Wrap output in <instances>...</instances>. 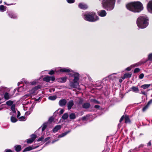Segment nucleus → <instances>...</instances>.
Instances as JSON below:
<instances>
[{
  "label": "nucleus",
  "instance_id": "1",
  "mask_svg": "<svg viewBox=\"0 0 152 152\" xmlns=\"http://www.w3.org/2000/svg\"><path fill=\"white\" fill-rule=\"evenodd\" d=\"M127 8L134 12H139L143 9L142 4L139 1H134L128 3L126 5Z\"/></svg>",
  "mask_w": 152,
  "mask_h": 152
},
{
  "label": "nucleus",
  "instance_id": "2",
  "mask_svg": "<svg viewBox=\"0 0 152 152\" xmlns=\"http://www.w3.org/2000/svg\"><path fill=\"white\" fill-rule=\"evenodd\" d=\"M115 0H102V6L107 10L110 11L114 8Z\"/></svg>",
  "mask_w": 152,
  "mask_h": 152
},
{
  "label": "nucleus",
  "instance_id": "3",
  "mask_svg": "<svg viewBox=\"0 0 152 152\" xmlns=\"http://www.w3.org/2000/svg\"><path fill=\"white\" fill-rule=\"evenodd\" d=\"M83 18L89 22H95L99 19L98 17L94 12H86L82 14Z\"/></svg>",
  "mask_w": 152,
  "mask_h": 152
},
{
  "label": "nucleus",
  "instance_id": "4",
  "mask_svg": "<svg viewBox=\"0 0 152 152\" xmlns=\"http://www.w3.org/2000/svg\"><path fill=\"white\" fill-rule=\"evenodd\" d=\"M148 19L145 16H140L137 20V26L140 28H145L148 25Z\"/></svg>",
  "mask_w": 152,
  "mask_h": 152
},
{
  "label": "nucleus",
  "instance_id": "5",
  "mask_svg": "<svg viewBox=\"0 0 152 152\" xmlns=\"http://www.w3.org/2000/svg\"><path fill=\"white\" fill-rule=\"evenodd\" d=\"M69 75L74 77L73 81L70 83L69 85L70 87L72 88H76L78 86L79 83L78 81L79 79V74L77 72H72Z\"/></svg>",
  "mask_w": 152,
  "mask_h": 152
},
{
  "label": "nucleus",
  "instance_id": "6",
  "mask_svg": "<svg viewBox=\"0 0 152 152\" xmlns=\"http://www.w3.org/2000/svg\"><path fill=\"white\" fill-rule=\"evenodd\" d=\"M55 72H56V70L55 71L53 70H50L49 72V74L50 75H52L54 74ZM60 72L61 73L69 72H72V71L71 69L68 68H60L58 71H56L57 72Z\"/></svg>",
  "mask_w": 152,
  "mask_h": 152
},
{
  "label": "nucleus",
  "instance_id": "7",
  "mask_svg": "<svg viewBox=\"0 0 152 152\" xmlns=\"http://www.w3.org/2000/svg\"><path fill=\"white\" fill-rule=\"evenodd\" d=\"M39 88L40 87L39 86H37L35 87L32 88L31 90L29 91V94H27L25 96H29L30 95H34L35 94V91Z\"/></svg>",
  "mask_w": 152,
  "mask_h": 152
},
{
  "label": "nucleus",
  "instance_id": "8",
  "mask_svg": "<svg viewBox=\"0 0 152 152\" xmlns=\"http://www.w3.org/2000/svg\"><path fill=\"white\" fill-rule=\"evenodd\" d=\"M55 79V78L54 76H48L45 77L43 78V80L47 82H49L50 80L53 81Z\"/></svg>",
  "mask_w": 152,
  "mask_h": 152
},
{
  "label": "nucleus",
  "instance_id": "9",
  "mask_svg": "<svg viewBox=\"0 0 152 152\" xmlns=\"http://www.w3.org/2000/svg\"><path fill=\"white\" fill-rule=\"evenodd\" d=\"M147 8L148 12L152 13V0L148 2L147 4Z\"/></svg>",
  "mask_w": 152,
  "mask_h": 152
},
{
  "label": "nucleus",
  "instance_id": "10",
  "mask_svg": "<svg viewBox=\"0 0 152 152\" xmlns=\"http://www.w3.org/2000/svg\"><path fill=\"white\" fill-rule=\"evenodd\" d=\"M99 15L101 17H104L107 15V12L104 10H102L98 12Z\"/></svg>",
  "mask_w": 152,
  "mask_h": 152
},
{
  "label": "nucleus",
  "instance_id": "11",
  "mask_svg": "<svg viewBox=\"0 0 152 152\" xmlns=\"http://www.w3.org/2000/svg\"><path fill=\"white\" fill-rule=\"evenodd\" d=\"M62 126L60 125H57L53 129V132L55 133L61 128Z\"/></svg>",
  "mask_w": 152,
  "mask_h": 152
},
{
  "label": "nucleus",
  "instance_id": "12",
  "mask_svg": "<svg viewBox=\"0 0 152 152\" xmlns=\"http://www.w3.org/2000/svg\"><path fill=\"white\" fill-rule=\"evenodd\" d=\"M38 147H39V146L38 145L36 146L35 147H33L31 146H29L25 148L22 152H25L27 151H29L33 149L37 148Z\"/></svg>",
  "mask_w": 152,
  "mask_h": 152
},
{
  "label": "nucleus",
  "instance_id": "13",
  "mask_svg": "<svg viewBox=\"0 0 152 152\" xmlns=\"http://www.w3.org/2000/svg\"><path fill=\"white\" fill-rule=\"evenodd\" d=\"M129 91H132L135 93H138L139 92V90L137 87L133 86L130 88Z\"/></svg>",
  "mask_w": 152,
  "mask_h": 152
},
{
  "label": "nucleus",
  "instance_id": "14",
  "mask_svg": "<svg viewBox=\"0 0 152 152\" xmlns=\"http://www.w3.org/2000/svg\"><path fill=\"white\" fill-rule=\"evenodd\" d=\"M78 7L80 8L83 9H86L88 7L86 4L83 3H80L78 5Z\"/></svg>",
  "mask_w": 152,
  "mask_h": 152
},
{
  "label": "nucleus",
  "instance_id": "15",
  "mask_svg": "<svg viewBox=\"0 0 152 152\" xmlns=\"http://www.w3.org/2000/svg\"><path fill=\"white\" fill-rule=\"evenodd\" d=\"M66 77H64L58 79L57 80L59 82L63 83L66 82Z\"/></svg>",
  "mask_w": 152,
  "mask_h": 152
},
{
  "label": "nucleus",
  "instance_id": "16",
  "mask_svg": "<svg viewBox=\"0 0 152 152\" xmlns=\"http://www.w3.org/2000/svg\"><path fill=\"white\" fill-rule=\"evenodd\" d=\"M67 102V100L65 99H61L59 102V104H66Z\"/></svg>",
  "mask_w": 152,
  "mask_h": 152
},
{
  "label": "nucleus",
  "instance_id": "17",
  "mask_svg": "<svg viewBox=\"0 0 152 152\" xmlns=\"http://www.w3.org/2000/svg\"><path fill=\"white\" fill-rule=\"evenodd\" d=\"M124 120L125 123H130L131 122L129 116L127 115H126L125 116Z\"/></svg>",
  "mask_w": 152,
  "mask_h": 152
},
{
  "label": "nucleus",
  "instance_id": "18",
  "mask_svg": "<svg viewBox=\"0 0 152 152\" xmlns=\"http://www.w3.org/2000/svg\"><path fill=\"white\" fill-rule=\"evenodd\" d=\"M15 151L17 152H19L21 149V146L20 145H15L14 147Z\"/></svg>",
  "mask_w": 152,
  "mask_h": 152
},
{
  "label": "nucleus",
  "instance_id": "19",
  "mask_svg": "<svg viewBox=\"0 0 152 152\" xmlns=\"http://www.w3.org/2000/svg\"><path fill=\"white\" fill-rule=\"evenodd\" d=\"M4 97L5 99L8 100L10 98L11 96L8 93L6 92L4 94Z\"/></svg>",
  "mask_w": 152,
  "mask_h": 152
},
{
  "label": "nucleus",
  "instance_id": "20",
  "mask_svg": "<svg viewBox=\"0 0 152 152\" xmlns=\"http://www.w3.org/2000/svg\"><path fill=\"white\" fill-rule=\"evenodd\" d=\"M70 131H68L66 132H64L61 134H59L58 136V138H61L63 137L66 135Z\"/></svg>",
  "mask_w": 152,
  "mask_h": 152
},
{
  "label": "nucleus",
  "instance_id": "21",
  "mask_svg": "<svg viewBox=\"0 0 152 152\" xmlns=\"http://www.w3.org/2000/svg\"><path fill=\"white\" fill-rule=\"evenodd\" d=\"M69 118L71 120L74 119L76 118V116L75 113H72L69 115Z\"/></svg>",
  "mask_w": 152,
  "mask_h": 152
},
{
  "label": "nucleus",
  "instance_id": "22",
  "mask_svg": "<svg viewBox=\"0 0 152 152\" xmlns=\"http://www.w3.org/2000/svg\"><path fill=\"white\" fill-rule=\"evenodd\" d=\"M132 74L127 73L125 74L123 76V77H122V78L123 79H124L125 78L130 77H131Z\"/></svg>",
  "mask_w": 152,
  "mask_h": 152
},
{
  "label": "nucleus",
  "instance_id": "23",
  "mask_svg": "<svg viewBox=\"0 0 152 152\" xmlns=\"http://www.w3.org/2000/svg\"><path fill=\"white\" fill-rule=\"evenodd\" d=\"M48 126V123H45L42 124V132H43L44 131Z\"/></svg>",
  "mask_w": 152,
  "mask_h": 152
},
{
  "label": "nucleus",
  "instance_id": "24",
  "mask_svg": "<svg viewBox=\"0 0 152 152\" xmlns=\"http://www.w3.org/2000/svg\"><path fill=\"white\" fill-rule=\"evenodd\" d=\"M139 66L138 64H134L132 65L130 67H127L126 69V70L127 71H130L131 69V67H134L135 66Z\"/></svg>",
  "mask_w": 152,
  "mask_h": 152
},
{
  "label": "nucleus",
  "instance_id": "25",
  "mask_svg": "<svg viewBox=\"0 0 152 152\" xmlns=\"http://www.w3.org/2000/svg\"><path fill=\"white\" fill-rule=\"evenodd\" d=\"M151 85L150 84H144L141 86V87L144 89H145L149 88Z\"/></svg>",
  "mask_w": 152,
  "mask_h": 152
},
{
  "label": "nucleus",
  "instance_id": "26",
  "mask_svg": "<svg viewBox=\"0 0 152 152\" xmlns=\"http://www.w3.org/2000/svg\"><path fill=\"white\" fill-rule=\"evenodd\" d=\"M9 16L11 18L13 19H15L17 17V15L13 13L9 14Z\"/></svg>",
  "mask_w": 152,
  "mask_h": 152
},
{
  "label": "nucleus",
  "instance_id": "27",
  "mask_svg": "<svg viewBox=\"0 0 152 152\" xmlns=\"http://www.w3.org/2000/svg\"><path fill=\"white\" fill-rule=\"evenodd\" d=\"M6 7L4 5H1L0 6V11L1 12H3L6 10Z\"/></svg>",
  "mask_w": 152,
  "mask_h": 152
},
{
  "label": "nucleus",
  "instance_id": "28",
  "mask_svg": "<svg viewBox=\"0 0 152 152\" xmlns=\"http://www.w3.org/2000/svg\"><path fill=\"white\" fill-rule=\"evenodd\" d=\"M69 116V115L67 113H64L62 116V118L63 120H65L67 119Z\"/></svg>",
  "mask_w": 152,
  "mask_h": 152
},
{
  "label": "nucleus",
  "instance_id": "29",
  "mask_svg": "<svg viewBox=\"0 0 152 152\" xmlns=\"http://www.w3.org/2000/svg\"><path fill=\"white\" fill-rule=\"evenodd\" d=\"M89 117V116L88 115H87L86 116L83 117L81 118V120L83 121H86L88 120Z\"/></svg>",
  "mask_w": 152,
  "mask_h": 152
},
{
  "label": "nucleus",
  "instance_id": "30",
  "mask_svg": "<svg viewBox=\"0 0 152 152\" xmlns=\"http://www.w3.org/2000/svg\"><path fill=\"white\" fill-rule=\"evenodd\" d=\"M57 98V96L56 95L51 96L49 97V99L51 100H54Z\"/></svg>",
  "mask_w": 152,
  "mask_h": 152
},
{
  "label": "nucleus",
  "instance_id": "31",
  "mask_svg": "<svg viewBox=\"0 0 152 152\" xmlns=\"http://www.w3.org/2000/svg\"><path fill=\"white\" fill-rule=\"evenodd\" d=\"M150 105H145L142 109V111L143 112H145L146 111L149 107Z\"/></svg>",
  "mask_w": 152,
  "mask_h": 152
},
{
  "label": "nucleus",
  "instance_id": "32",
  "mask_svg": "<svg viewBox=\"0 0 152 152\" xmlns=\"http://www.w3.org/2000/svg\"><path fill=\"white\" fill-rule=\"evenodd\" d=\"M90 101L91 102L94 103H95V104H100V103L99 102L96 100H95V99H90Z\"/></svg>",
  "mask_w": 152,
  "mask_h": 152
},
{
  "label": "nucleus",
  "instance_id": "33",
  "mask_svg": "<svg viewBox=\"0 0 152 152\" xmlns=\"http://www.w3.org/2000/svg\"><path fill=\"white\" fill-rule=\"evenodd\" d=\"M11 121L12 122L15 123L18 121V120L15 117L12 116L11 118Z\"/></svg>",
  "mask_w": 152,
  "mask_h": 152
},
{
  "label": "nucleus",
  "instance_id": "34",
  "mask_svg": "<svg viewBox=\"0 0 152 152\" xmlns=\"http://www.w3.org/2000/svg\"><path fill=\"white\" fill-rule=\"evenodd\" d=\"M82 106L83 108L87 109L92 107L93 105H82Z\"/></svg>",
  "mask_w": 152,
  "mask_h": 152
},
{
  "label": "nucleus",
  "instance_id": "35",
  "mask_svg": "<svg viewBox=\"0 0 152 152\" xmlns=\"http://www.w3.org/2000/svg\"><path fill=\"white\" fill-rule=\"evenodd\" d=\"M31 139L33 141H34L36 138L37 137V135L34 134H32L31 135Z\"/></svg>",
  "mask_w": 152,
  "mask_h": 152
},
{
  "label": "nucleus",
  "instance_id": "36",
  "mask_svg": "<svg viewBox=\"0 0 152 152\" xmlns=\"http://www.w3.org/2000/svg\"><path fill=\"white\" fill-rule=\"evenodd\" d=\"M11 109L12 112L14 113H16V110H15V105H11Z\"/></svg>",
  "mask_w": 152,
  "mask_h": 152
},
{
  "label": "nucleus",
  "instance_id": "37",
  "mask_svg": "<svg viewBox=\"0 0 152 152\" xmlns=\"http://www.w3.org/2000/svg\"><path fill=\"white\" fill-rule=\"evenodd\" d=\"M148 60L152 61V53L148 55Z\"/></svg>",
  "mask_w": 152,
  "mask_h": 152
},
{
  "label": "nucleus",
  "instance_id": "38",
  "mask_svg": "<svg viewBox=\"0 0 152 152\" xmlns=\"http://www.w3.org/2000/svg\"><path fill=\"white\" fill-rule=\"evenodd\" d=\"M19 119L20 121H23L25 119L26 117L24 116H21L18 118Z\"/></svg>",
  "mask_w": 152,
  "mask_h": 152
},
{
  "label": "nucleus",
  "instance_id": "39",
  "mask_svg": "<svg viewBox=\"0 0 152 152\" xmlns=\"http://www.w3.org/2000/svg\"><path fill=\"white\" fill-rule=\"evenodd\" d=\"M13 101L11 100H9L6 102V104H13Z\"/></svg>",
  "mask_w": 152,
  "mask_h": 152
},
{
  "label": "nucleus",
  "instance_id": "40",
  "mask_svg": "<svg viewBox=\"0 0 152 152\" xmlns=\"http://www.w3.org/2000/svg\"><path fill=\"white\" fill-rule=\"evenodd\" d=\"M78 101V103L79 104H81L83 102V99L81 98H78L77 99Z\"/></svg>",
  "mask_w": 152,
  "mask_h": 152
},
{
  "label": "nucleus",
  "instance_id": "41",
  "mask_svg": "<svg viewBox=\"0 0 152 152\" xmlns=\"http://www.w3.org/2000/svg\"><path fill=\"white\" fill-rule=\"evenodd\" d=\"M26 140L27 143L28 144L31 143L33 142V141L31 139H28Z\"/></svg>",
  "mask_w": 152,
  "mask_h": 152
},
{
  "label": "nucleus",
  "instance_id": "42",
  "mask_svg": "<svg viewBox=\"0 0 152 152\" xmlns=\"http://www.w3.org/2000/svg\"><path fill=\"white\" fill-rule=\"evenodd\" d=\"M67 2L69 3H73L75 2V0H66Z\"/></svg>",
  "mask_w": 152,
  "mask_h": 152
},
{
  "label": "nucleus",
  "instance_id": "43",
  "mask_svg": "<svg viewBox=\"0 0 152 152\" xmlns=\"http://www.w3.org/2000/svg\"><path fill=\"white\" fill-rule=\"evenodd\" d=\"M140 70V69L139 68H136L134 70V73L138 72Z\"/></svg>",
  "mask_w": 152,
  "mask_h": 152
},
{
  "label": "nucleus",
  "instance_id": "44",
  "mask_svg": "<svg viewBox=\"0 0 152 152\" xmlns=\"http://www.w3.org/2000/svg\"><path fill=\"white\" fill-rule=\"evenodd\" d=\"M54 120V118L52 117H50L48 120V121L50 122H52Z\"/></svg>",
  "mask_w": 152,
  "mask_h": 152
},
{
  "label": "nucleus",
  "instance_id": "45",
  "mask_svg": "<svg viewBox=\"0 0 152 152\" xmlns=\"http://www.w3.org/2000/svg\"><path fill=\"white\" fill-rule=\"evenodd\" d=\"M144 76V74L143 73H142L139 75V78L140 79H142L143 78Z\"/></svg>",
  "mask_w": 152,
  "mask_h": 152
},
{
  "label": "nucleus",
  "instance_id": "46",
  "mask_svg": "<svg viewBox=\"0 0 152 152\" xmlns=\"http://www.w3.org/2000/svg\"><path fill=\"white\" fill-rule=\"evenodd\" d=\"M50 137H48L47 138H45L44 140V142H46V141L49 140L50 139Z\"/></svg>",
  "mask_w": 152,
  "mask_h": 152
},
{
  "label": "nucleus",
  "instance_id": "47",
  "mask_svg": "<svg viewBox=\"0 0 152 152\" xmlns=\"http://www.w3.org/2000/svg\"><path fill=\"white\" fill-rule=\"evenodd\" d=\"M43 139H44V137L42 136L41 137L39 138L37 140V141L39 142V141H42V140H43Z\"/></svg>",
  "mask_w": 152,
  "mask_h": 152
},
{
  "label": "nucleus",
  "instance_id": "48",
  "mask_svg": "<svg viewBox=\"0 0 152 152\" xmlns=\"http://www.w3.org/2000/svg\"><path fill=\"white\" fill-rule=\"evenodd\" d=\"M94 108L98 109H100L101 107L99 106V105H95Z\"/></svg>",
  "mask_w": 152,
  "mask_h": 152
},
{
  "label": "nucleus",
  "instance_id": "49",
  "mask_svg": "<svg viewBox=\"0 0 152 152\" xmlns=\"http://www.w3.org/2000/svg\"><path fill=\"white\" fill-rule=\"evenodd\" d=\"M124 117L125 116H124V115H123L122 116L119 121L120 122H121L124 119Z\"/></svg>",
  "mask_w": 152,
  "mask_h": 152
},
{
  "label": "nucleus",
  "instance_id": "50",
  "mask_svg": "<svg viewBox=\"0 0 152 152\" xmlns=\"http://www.w3.org/2000/svg\"><path fill=\"white\" fill-rule=\"evenodd\" d=\"M67 104H73V101L72 100H71L69 101Z\"/></svg>",
  "mask_w": 152,
  "mask_h": 152
},
{
  "label": "nucleus",
  "instance_id": "51",
  "mask_svg": "<svg viewBox=\"0 0 152 152\" xmlns=\"http://www.w3.org/2000/svg\"><path fill=\"white\" fill-rule=\"evenodd\" d=\"M5 152H12V150L10 149H6L4 151Z\"/></svg>",
  "mask_w": 152,
  "mask_h": 152
},
{
  "label": "nucleus",
  "instance_id": "52",
  "mask_svg": "<svg viewBox=\"0 0 152 152\" xmlns=\"http://www.w3.org/2000/svg\"><path fill=\"white\" fill-rule=\"evenodd\" d=\"M151 145V140L147 144V145L148 147L150 146Z\"/></svg>",
  "mask_w": 152,
  "mask_h": 152
},
{
  "label": "nucleus",
  "instance_id": "53",
  "mask_svg": "<svg viewBox=\"0 0 152 152\" xmlns=\"http://www.w3.org/2000/svg\"><path fill=\"white\" fill-rule=\"evenodd\" d=\"M64 111V109H61L59 111V113L60 114H62L63 113Z\"/></svg>",
  "mask_w": 152,
  "mask_h": 152
},
{
  "label": "nucleus",
  "instance_id": "54",
  "mask_svg": "<svg viewBox=\"0 0 152 152\" xmlns=\"http://www.w3.org/2000/svg\"><path fill=\"white\" fill-rule=\"evenodd\" d=\"M74 105H68V108L69 109H70Z\"/></svg>",
  "mask_w": 152,
  "mask_h": 152
},
{
  "label": "nucleus",
  "instance_id": "55",
  "mask_svg": "<svg viewBox=\"0 0 152 152\" xmlns=\"http://www.w3.org/2000/svg\"><path fill=\"white\" fill-rule=\"evenodd\" d=\"M36 82L35 81H34L30 82V83L31 85H32L35 84L36 83Z\"/></svg>",
  "mask_w": 152,
  "mask_h": 152
},
{
  "label": "nucleus",
  "instance_id": "56",
  "mask_svg": "<svg viewBox=\"0 0 152 152\" xmlns=\"http://www.w3.org/2000/svg\"><path fill=\"white\" fill-rule=\"evenodd\" d=\"M20 112L18 111V115H17V118H19V117L20 116Z\"/></svg>",
  "mask_w": 152,
  "mask_h": 152
},
{
  "label": "nucleus",
  "instance_id": "57",
  "mask_svg": "<svg viewBox=\"0 0 152 152\" xmlns=\"http://www.w3.org/2000/svg\"><path fill=\"white\" fill-rule=\"evenodd\" d=\"M152 103V99L150 100L148 103L147 104H150Z\"/></svg>",
  "mask_w": 152,
  "mask_h": 152
},
{
  "label": "nucleus",
  "instance_id": "58",
  "mask_svg": "<svg viewBox=\"0 0 152 152\" xmlns=\"http://www.w3.org/2000/svg\"><path fill=\"white\" fill-rule=\"evenodd\" d=\"M59 140L58 139H57L56 140H53L52 142V144H53V143H54L55 142L57 141H58V140Z\"/></svg>",
  "mask_w": 152,
  "mask_h": 152
},
{
  "label": "nucleus",
  "instance_id": "59",
  "mask_svg": "<svg viewBox=\"0 0 152 152\" xmlns=\"http://www.w3.org/2000/svg\"><path fill=\"white\" fill-rule=\"evenodd\" d=\"M143 146H144V145L143 144H141V145H140L139 146L138 148L139 149V148H142L143 147Z\"/></svg>",
  "mask_w": 152,
  "mask_h": 152
},
{
  "label": "nucleus",
  "instance_id": "60",
  "mask_svg": "<svg viewBox=\"0 0 152 152\" xmlns=\"http://www.w3.org/2000/svg\"><path fill=\"white\" fill-rule=\"evenodd\" d=\"M3 105H0V110L3 109Z\"/></svg>",
  "mask_w": 152,
  "mask_h": 152
},
{
  "label": "nucleus",
  "instance_id": "61",
  "mask_svg": "<svg viewBox=\"0 0 152 152\" xmlns=\"http://www.w3.org/2000/svg\"><path fill=\"white\" fill-rule=\"evenodd\" d=\"M30 112H26V113H25V114L26 115H29L30 114Z\"/></svg>",
  "mask_w": 152,
  "mask_h": 152
},
{
  "label": "nucleus",
  "instance_id": "62",
  "mask_svg": "<svg viewBox=\"0 0 152 152\" xmlns=\"http://www.w3.org/2000/svg\"><path fill=\"white\" fill-rule=\"evenodd\" d=\"M141 94H143V95H145L146 94V92H144V91H142L141 92Z\"/></svg>",
  "mask_w": 152,
  "mask_h": 152
},
{
  "label": "nucleus",
  "instance_id": "63",
  "mask_svg": "<svg viewBox=\"0 0 152 152\" xmlns=\"http://www.w3.org/2000/svg\"><path fill=\"white\" fill-rule=\"evenodd\" d=\"M4 4H6L7 5H12V4H7L6 3H5V2H4Z\"/></svg>",
  "mask_w": 152,
  "mask_h": 152
},
{
  "label": "nucleus",
  "instance_id": "64",
  "mask_svg": "<svg viewBox=\"0 0 152 152\" xmlns=\"http://www.w3.org/2000/svg\"><path fill=\"white\" fill-rule=\"evenodd\" d=\"M119 82H120V83H121L122 82V80H121V79H120L119 80Z\"/></svg>",
  "mask_w": 152,
  "mask_h": 152
}]
</instances>
